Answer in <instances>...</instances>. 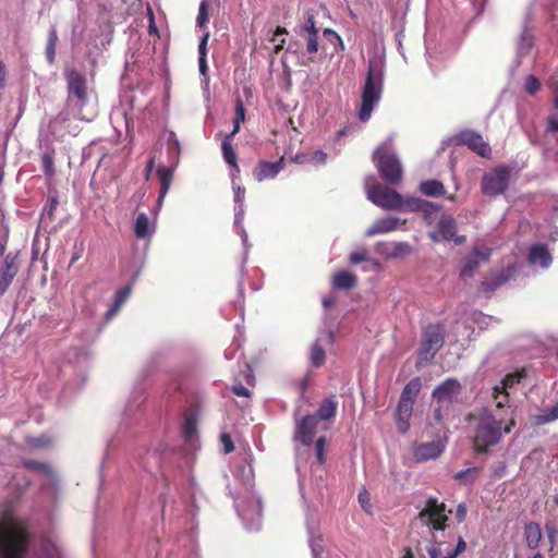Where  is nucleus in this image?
I'll use <instances>...</instances> for the list:
<instances>
[{
  "instance_id": "1",
  "label": "nucleus",
  "mask_w": 558,
  "mask_h": 558,
  "mask_svg": "<svg viewBox=\"0 0 558 558\" xmlns=\"http://www.w3.org/2000/svg\"><path fill=\"white\" fill-rule=\"evenodd\" d=\"M509 409L490 410L487 408L469 414L468 421L472 428V440L477 453H483L489 447L497 445L514 426Z\"/></svg>"
},
{
  "instance_id": "2",
  "label": "nucleus",
  "mask_w": 558,
  "mask_h": 558,
  "mask_svg": "<svg viewBox=\"0 0 558 558\" xmlns=\"http://www.w3.org/2000/svg\"><path fill=\"white\" fill-rule=\"evenodd\" d=\"M235 476L242 482L245 492L250 494L246 500L234 498L236 511L247 531H257L262 522L260 499L252 494L254 471L250 462L244 460L235 469Z\"/></svg>"
},
{
  "instance_id": "3",
  "label": "nucleus",
  "mask_w": 558,
  "mask_h": 558,
  "mask_svg": "<svg viewBox=\"0 0 558 558\" xmlns=\"http://www.w3.org/2000/svg\"><path fill=\"white\" fill-rule=\"evenodd\" d=\"M64 76L68 84L69 114L77 120L92 121L96 111L89 102L85 76L75 69H66Z\"/></svg>"
},
{
  "instance_id": "4",
  "label": "nucleus",
  "mask_w": 558,
  "mask_h": 558,
  "mask_svg": "<svg viewBox=\"0 0 558 558\" xmlns=\"http://www.w3.org/2000/svg\"><path fill=\"white\" fill-rule=\"evenodd\" d=\"M384 64L381 61H369L365 85L362 92V105L359 118L366 122L379 101L383 92Z\"/></svg>"
},
{
  "instance_id": "5",
  "label": "nucleus",
  "mask_w": 558,
  "mask_h": 558,
  "mask_svg": "<svg viewBox=\"0 0 558 558\" xmlns=\"http://www.w3.org/2000/svg\"><path fill=\"white\" fill-rule=\"evenodd\" d=\"M373 161L379 175L391 185H397L402 181L403 167L393 149L391 138H388L377 147L374 153Z\"/></svg>"
},
{
  "instance_id": "6",
  "label": "nucleus",
  "mask_w": 558,
  "mask_h": 558,
  "mask_svg": "<svg viewBox=\"0 0 558 558\" xmlns=\"http://www.w3.org/2000/svg\"><path fill=\"white\" fill-rule=\"evenodd\" d=\"M367 199L385 210H408V202L395 190L375 183L374 177H367L364 182Z\"/></svg>"
},
{
  "instance_id": "7",
  "label": "nucleus",
  "mask_w": 558,
  "mask_h": 558,
  "mask_svg": "<svg viewBox=\"0 0 558 558\" xmlns=\"http://www.w3.org/2000/svg\"><path fill=\"white\" fill-rule=\"evenodd\" d=\"M445 329L439 324L428 325L423 331V340L418 353V363H427L442 347Z\"/></svg>"
},
{
  "instance_id": "8",
  "label": "nucleus",
  "mask_w": 558,
  "mask_h": 558,
  "mask_svg": "<svg viewBox=\"0 0 558 558\" xmlns=\"http://www.w3.org/2000/svg\"><path fill=\"white\" fill-rule=\"evenodd\" d=\"M461 392L462 387L460 383L454 378H448L435 388L433 391V398L439 404V407L435 409L434 412L435 418L437 421H440L442 417L441 409L458 401Z\"/></svg>"
},
{
  "instance_id": "9",
  "label": "nucleus",
  "mask_w": 558,
  "mask_h": 558,
  "mask_svg": "<svg viewBox=\"0 0 558 558\" xmlns=\"http://www.w3.org/2000/svg\"><path fill=\"white\" fill-rule=\"evenodd\" d=\"M417 518L423 524L430 526L433 530L444 531L448 521L446 506L444 502H438L437 499L429 498Z\"/></svg>"
},
{
  "instance_id": "10",
  "label": "nucleus",
  "mask_w": 558,
  "mask_h": 558,
  "mask_svg": "<svg viewBox=\"0 0 558 558\" xmlns=\"http://www.w3.org/2000/svg\"><path fill=\"white\" fill-rule=\"evenodd\" d=\"M510 181V169L501 166L484 174L482 191L485 195L495 196L505 193Z\"/></svg>"
},
{
  "instance_id": "11",
  "label": "nucleus",
  "mask_w": 558,
  "mask_h": 558,
  "mask_svg": "<svg viewBox=\"0 0 558 558\" xmlns=\"http://www.w3.org/2000/svg\"><path fill=\"white\" fill-rule=\"evenodd\" d=\"M526 376V372L524 368L517 371L514 373L508 374L501 381L499 386L494 387V399L496 401L497 409H504L508 403V389L512 388L514 385L519 384L522 378Z\"/></svg>"
},
{
  "instance_id": "12",
  "label": "nucleus",
  "mask_w": 558,
  "mask_h": 558,
  "mask_svg": "<svg viewBox=\"0 0 558 558\" xmlns=\"http://www.w3.org/2000/svg\"><path fill=\"white\" fill-rule=\"evenodd\" d=\"M333 342V331L331 329H324L319 332L318 338L312 344L310 351V362L314 367H319L324 364L326 354L324 345L331 344Z\"/></svg>"
},
{
  "instance_id": "13",
  "label": "nucleus",
  "mask_w": 558,
  "mask_h": 558,
  "mask_svg": "<svg viewBox=\"0 0 558 558\" xmlns=\"http://www.w3.org/2000/svg\"><path fill=\"white\" fill-rule=\"evenodd\" d=\"M492 250L486 246L474 247L472 253L465 258L461 268V276L463 278L471 277L474 270L482 264L488 260Z\"/></svg>"
},
{
  "instance_id": "14",
  "label": "nucleus",
  "mask_w": 558,
  "mask_h": 558,
  "mask_svg": "<svg viewBox=\"0 0 558 558\" xmlns=\"http://www.w3.org/2000/svg\"><path fill=\"white\" fill-rule=\"evenodd\" d=\"M19 271L17 256L8 254L0 268V293H4Z\"/></svg>"
},
{
  "instance_id": "15",
  "label": "nucleus",
  "mask_w": 558,
  "mask_h": 558,
  "mask_svg": "<svg viewBox=\"0 0 558 558\" xmlns=\"http://www.w3.org/2000/svg\"><path fill=\"white\" fill-rule=\"evenodd\" d=\"M458 141L459 143L466 145L481 157H488L490 155L489 145L484 141L482 135L475 132H462L461 134H459Z\"/></svg>"
},
{
  "instance_id": "16",
  "label": "nucleus",
  "mask_w": 558,
  "mask_h": 558,
  "mask_svg": "<svg viewBox=\"0 0 558 558\" xmlns=\"http://www.w3.org/2000/svg\"><path fill=\"white\" fill-rule=\"evenodd\" d=\"M440 206L428 201L420 198H409L408 210H417L423 213L427 225H433L440 211Z\"/></svg>"
},
{
  "instance_id": "17",
  "label": "nucleus",
  "mask_w": 558,
  "mask_h": 558,
  "mask_svg": "<svg viewBox=\"0 0 558 558\" xmlns=\"http://www.w3.org/2000/svg\"><path fill=\"white\" fill-rule=\"evenodd\" d=\"M318 425L315 415H306L296 426L295 438L303 445L312 444Z\"/></svg>"
},
{
  "instance_id": "18",
  "label": "nucleus",
  "mask_w": 558,
  "mask_h": 558,
  "mask_svg": "<svg viewBox=\"0 0 558 558\" xmlns=\"http://www.w3.org/2000/svg\"><path fill=\"white\" fill-rule=\"evenodd\" d=\"M283 166L284 161L282 158L275 162L263 160L254 168L253 175L258 182L274 179L283 169Z\"/></svg>"
},
{
  "instance_id": "19",
  "label": "nucleus",
  "mask_w": 558,
  "mask_h": 558,
  "mask_svg": "<svg viewBox=\"0 0 558 558\" xmlns=\"http://www.w3.org/2000/svg\"><path fill=\"white\" fill-rule=\"evenodd\" d=\"M234 203H235V206H234V210H235V214H234V223L238 228V233L241 235L242 238V242L244 245H246V242H247V233L244 229V227L242 226V222H243V219H244V194H245V190L241 186H236L234 187Z\"/></svg>"
},
{
  "instance_id": "20",
  "label": "nucleus",
  "mask_w": 558,
  "mask_h": 558,
  "mask_svg": "<svg viewBox=\"0 0 558 558\" xmlns=\"http://www.w3.org/2000/svg\"><path fill=\"white\" fill-rule=\"evenodd\" d=\"M527 260L531 265H538L546 269L550 266L553 257L546 244H533L529 250Z\"/></svg>"
},
{
  "instance_id": "21",
  "label": "nucleus",
  "mask_w": 558,
  "mask_h": 558,
  "mask_svg": "<svg viewBox=\"0 0 558 558\" xmlns=\"http://www.w3.org/2000/svg\"><path fill=\"white\" fill-rule=\"evenodd\" d=\"M444 444L439 440L420 444L414 448V457L417 461L435 459L444 451Z\"/></svg>"
},
{
  "instance_id": "22",
  "label": "nucleus",
  "mask_w": 558,
  "mask_h": 558,
  "mask_svg": "<svg viewBox=\"0 0 558 558\" xmlns=\"http://www.w3.org/2000/svg\"><path fill=\"white\" fill-rule=\"evenodd\" d=\"M441 239L445 241H453L456 244L464 242L463 235H456V220L451 216L442 215L438 221Z\"/></svg>"
},
{
  "instance_id": "23",
  "label": "nucleus",
  "mask_w": 558,
  "mask_h": 558,
  "mask_svg": "<svg viewBox=\"0 0 558 558\" xmlns=\"http://www.w3.org/2000/svg\"><path fill=\"white\" fill-rule=\"evenodd\" d=\"M400 219L393 216H388L376 220L365 232L366 236H374L377 234H384L398 229Z\"/></svg>"
},
{
  "instance_id": "24",
  "label": "nucleus",
  "mask_w": 558,
  "mask_h": 558,
  "mask_svg": "<svg viewBox=\"0 0 558 558\" xmlns=\"http://www.w3.org/2000/svg\"><path fill=\"white\" fill-rule=\"evenodd\" d=\"M317 529V522L312 517L310 512H307V531H308V542L312 550L313 558H326L323 555V545L322 537L319 535H315V531Z\"/></svg>"
},
{
  "instance_id": "25",
  "label": "nucleus",
  "mask_w": 558,
  "mask_h": 558,
  "mask_svg": "<svg viewBox=\"0 0 558 558\" xmlns=\"http://www.w3.org/2000/svg\"><path fill=\"white\" fill-rule=\"evenodd\" d=\"M413 404L408 401H399L396 410V422L400 433H407L410 428V418L412 416Z\"/></svg>"
},
{
  "instance_id": "26",
  "label": "nucleus",
  "mask_w": 558,
  "mask_h": 558,
  "mask_svg": "<svg viewBox=\"0 0 558 558\" xmlns=\"http://www.w3.org/2000/svg\"><path fill=\"white\" fill-rule=\"evenodd\" d=\"M156 225L144 213L140 214L134 223V233L138 239H149L155 233Z\"/></svg>"
},
{
  "instance_id": "27",
  "label": "nucleus",
  "mask_w": 558,
  "mask_h": 558,
  "mask_svg": "<svg viewBox=\"0 0 558 558\" xmlns=\"http://www.w3.org/2000/svg\"><path fill=\"white\" fill-rule=\"evenodd\" d=\"M533 46L534 38L532 34L527 29H524L517 44V61L519 64L523 62L525 57H529L532 53Z\"/></svg>"
},
{
  "instance_id": "28",
  "label": "nucleus",
  "mask_w": 558,
  "mask_h": 558,
  "mask_svg": "<svg viewBox=\"0 0 558 558\" xmlns=\"http://www.w3.org/2000/svg\"><path fill=\"white\" fill-rule=\"evenodd\" d=\"M221 149L225 161L232 168L231 179L232 183L234 184L235 179L239 177L240 168L238 166L236 154L233 149L231 141L225 138L221 144Z\"/></svg>"
},
{
  "instance_id": "29",
  "label": "nucleus",
  "mask_w": 558,
  "mask_h": 558,
  "mask_svg": "<svg viewBox=\"0 0 558 558\" xmlns=\"http://www.w3.org/2000/svg\"><path fill=\"white\" fill-rule=\"evenodd\" d=\"M524 536L530 549H536L542 539V530L538 523L530 522L524 526Z\"/></svg>"
},
{
  "instance_id": "30",
  "label": "nucleus",
  "mask_w": 558,
  "mask_h": 558,
  "mask_svg": "<svg viewBox=\"0 0 558 558\" xmlns=\"http://www.w3.org/2000/svg\"><path fill=\"white\" fill-rule=\"evenodd\" d=\"M356 276L348 270H341L333 276L332 284L339 290H349L355 287Z\"/></svg>"
},
{
  "instance_id": "31",
  "label": "nucleus",
  "mask_w": 558,
  "mask_h": 558,
  "mask_svg": "<svg viewBox=\"0 0 558 558\" xmlns=\"http://www.w3.org/2000/svg\"><path fill=\"white\" fill-rule=\"evenodd\" d=\"M296 163H310L313 166L325 165L327 161V154L323 150H315L311 154H299L293 158Z\"/></svg>"
},
{
  "instance_id": "32",
  "label": "nucleus",
  "mask_w": 558,
  "mask_h": 558,
  "mask_svg": "<svg viewBox=\"0 0 558 558\" xmlns=\"http://www.w3.org/2000/svg\"><path fill=\"white\" fill-rule=\"evenodd\" d=\"M421 387V380L418 378H413L403 388L399 401H408L410 404H414Z\"/></svg>"
},
{
  "instance_id": "33",
  "label": "nucleus",
  "mask_w": 558,
  "mask_h": 558,
  "mask_svg": "<svg viewBox=\"0 0 558 558\" xmlns=\"http://www.w3.org/2000/svg\"><path fill=\"white\" fill-rule=\"evenodd\" d=\"M420 191L426 196H439L445 194V186L438 180H427L420 184Z\"/></svg>"
},
{
  "instance_id": "34",
  "label": "nucleus",
  "mask_w": 558,
  "mask_h": 558,
  "mask_svg": "<svg viewBox=\"0 0 558 558\" xmlns=\"http://www.w3.org/2000/svg\"><path fill=\"white\" fill-rule=\"evenodd\" d=\"M157 175L160 180L161 197H166L172 183L173 169L161 166L157 169Z\"/></svg>"
},
{
  "instance_id": "35",
  "label": "nucleus",
  "mask_w": 558,
  "mask_h": 558,
  "mask_svg": "<svg viewBox=\"0 0 558 558\" xmlns=\"http://www.w3.org/2000/svg\"><path fill=\"white\" fill-rule=\"evenodd\" d=\"M337 410V403L331 399H326L318 408L317 413L314 414L317 420L318 424L320 421H327L335 416Z\"/></svg>"
},
{
  "instance_id": "36",
  "label": "nucleus",
  "mask_w": 558,
  "mask_h": 558,
  "mask_svg": "<svg viewBox=\"0 0 558 558\" xmlns=\"http://www.w3.org/2000/svg\"><path fill=\"white\" fill-rule=\"evenodd\" d=\"M305 41H306V52L310 54V57L305 60L303 59L301 61L302 65H307L310 62L314 60L313 56L317 53L318 51V40H317V34H310L304 35Z\"/></svg>"
},
{
  "instance_id": "37",
  "label": "nucleus",
  "mask_w": 558,
  "mask_h": 558,
  "mask_svg": "<svg viewBox=\"0 0 558 558\" xmlns=\"http://www.w3.org/2000/svg\"><path fill=\"white\" fill-rule=\"evenodd\" d=\"M558 420V402L550 408L543 410V412L535 416V422L538 425H544Z\"/></svg>"
},
{
  "instance_id": "38",
  "label": "nucleus",
  "mask_w": 558,
  "mask_h": 558,
  "mask_svg": "<svg viewBox=\"0 0 558 558\" xmlns=\"http://www.w3.org/2000/svg\"><path fill=\"white\" fill-rule=\"evenodd\" d=\"M349 260L353 265H357L362 262H369L374 267L380 266L378 260L368 258L366 248H360V250L351 252L349 255Z\"/></svg>"
},
{
  "instance_id": "39",
  "label": "nucleus",
  "mask_w": 558,
  "mask_h": 558,
  "mask_svg": "<svg viewBox=\"0 0 558 558\" xmlns=\"http://www.w3.org/2000/svg\"><path fill=\"white\" fill-rule=\"evenodd\" d=\"M58 40L57 31L54 27H52L48 35V43L46 47V57L49 63H52L54 61V54H56V44Z\"/></svg>"
},
{
  "instance_id": "40",
  "label": "nucleus",
  "mask_w": 558,
  "mask_h": 558,
  "mask_svg": "<svg viewBox=\"0 0 558 558\" xmlns=\"http://www.w3.org/2000/svg\"><path fill=\"white\" fill-rule=\"evenodd\" d=\"M465 549H466V543L464 542V539L462 537H459L454 548H451V546L447 543L442 558H457Z\"/></svg>"
},
{
  "instance_id": "41",
  "label": "nucleus",
  "mask_w": 558,
  "mask_h": 558,
  "mask_svg": "<svg viewBox=\"0 0 558 558\" xmlns=\"http://www.w3.org/2000/svg\"><path fill=\"white\" fill-rule=\"evenodd\" d=\"M413 252L412 246L407 242H393L392 258H402L411 255Z\"/></svg>"
},
{
  "instance_id": "42",
  "label": "nucleus",
  "mask_w": 558,
  "mask_h": 558,
  "mask_svg": "<svg viewBox=\"0 0 558 558\" xmlns=\"http://www.w3.org/2000/svg\"><path fill=\"white\" fill-rule=\"evenodd\" d=\"M182 432L187 440H192L194 438L196 433V421L192 415H187L184 417Z\"/></svg>"
},
{
  "instance_id": "43",
  "label": "nucleus",
  "mask_w": 558,
  "mask_h": 558,
  "mask_svg": "<svg viewBox=\"0 0 558 558\" xmlns=\"http://www.w3.org/2000/svg\"><path fill=\"white\" fill-rule=\"evenodd\" d=\"M446 542H433L427 548L429 558H442L445 553Z\"/></svg>"
},
{
  "instance_id": "44",
  "label": "nucleus",
  "mask_w": 558,
  "mask_h": 558,
  "mask_svg": "<svg viewBox=\"0 0 558 558\" xmlns=\"http://www.w3.org/2000/svg\"><path fill=\"white\" fill-rule=\"evenodd\" d=\"M25 465L27 468L37 469L39 473H41L43 475H45L47 477V480H50V481L54 480V474L48 465L40 464V463L34 462V461H27V462H25Z\"/></svg>"
},
{
  "instance_id": "45",
  "label": "nucleus",
  "mask_w": 558,
  "mask_h": 558,
  "mask_svg": "<svg viewBox=\"0 0 558 558\" xmlns=\"http://www.w3.org/2000/svg\"><path fill=\"white\" fill-rule=\"evenodd\" d=\"M524 89L530 95H535L541 89V83L534 75L526 76Z\"/></svg>"
},
{
  "instance_id": "46",
  "label": "nucleus",
  "mask_w": 558,
  "mask_h": 558,
  "mask_svg": "<svg viewBox=\"0 0 558 558\" xmlns=\"http://www.w3.org/2000/svg\"><path fill=\"white\" fill-rule=\"evenodd\" d=\"M393 242H378L376 243V252L386 259L392 258Z\"/></svg>"
},
{
  "instance_id": "47",
  "label": "nucleus",
  "mask_w": 558,
  "mask_h": 558,
  "mask_svg": "<svg viewBox=\"0 0 558 558\" xmlns=\"http://www.w3.org/2000/svg\"><path fill=\"white\" fill-rule=\"evenodd\" d=\"M287 34L286 28L278 26L274 33V36L271 38V41L275 44V50L276 52L283 48L284 45V38L283 35Z\"/></svg>"
},
{
  "instance_id": "48",
  "label": "nucleus",
  "mask_w": 558,
  "mask_h": 558,
  "mask_svg": "<svg viewBox=\"0 0 558 558\" xmlns=\"http://www.w3.org/2000/svg\"><path fill=\"white\" fill-rule=\"evenodd\" d=\"M27 444L32 447V448H45V447H48L50 444H51V439L46 436V435H41L39 437H32L27 440Z\"/></svg>"
},
{
  "instance_id": "49",
  "label": "nucleus",
  "mask_w": 558,
  "mask_h": 558,
  "mask_svg": "<svg viewBox=\"0 0 558 558\" xmlns=\"http://www.w3.org/2000/svg\"><path fill=\"white\" fill-rule=\"evenodd\" d=\"M325 448H326V439H325V437H319L315 444L316 459L319 464H323L325 462Z\"/></svg>"
},
{
  "instance_id": "50",
  "label": "nucleus",
  "mask_w": 558,
  "mask_h": 558,
  "mask_svg": "<svg viewBox=\"0 0 558 558\" xmlns=\"http://www.w3.org/2000/svg\"><path fill=\"white\" fill-rule=\"evenodd\" d=\"M359 502L365 512H372L371 496L366 489H362L359 493Z\"/></svg>"
},
{
  "instance_id": "51",
  "label": "nucleus",
  "mask_w": 558,
  "mask_h": 558,
  "mask_svg": "<svg viewBox=\"0 0 558 558\" xmlns=\"http://www.w3.org/2000/svg\"><path fill=\"white\" fill-rule=\"evenodd\" d=\"M317 34L318 31L315 26V21L313 15H308L306 22L301 26L300 34L301 35H310V34Z\"/></svg>"
},
{
  "instance_id": "52",
  "label": "nucleus",
  "mask_w": 558,
  "mask_h": 558,
  "mask_svg": "<svg viewBox=\"0 0 558 558\" xmlns=\"http://www.w3.org/2000/svg\"><path fill=\"white\" fill-rule=\"evenodd\" d=\"M324 35L327 39H329L335 46H339L341 50H344V45L341 37L332 29L326 28L324 31Z\"/></svg>"
},
{
  "instance_id": "53",
  "label": "nucleus",
  "mask_w": 558,
  "mask_h": 558,
  "mask_svg": "<svg viewBox=\"0 0 558 558\" xmlns=\"http://www.w3.org/2000/svg\"><path fill=\"white\" fill-rule=\"evenodd\" d=\"M130 294H131V287H125V288L117 291L116 294H114V304L117 306L121 307L122 304L130 296Z\"/></svg>"
},
{
  "instance_id": "54",
  "label": "nucleus",
  "mask_w": 558,
  "mask_h": 558,
  "mask_svg": "<svg viewBox=\"0 0 558 558\" xmlns=\"http://www.w3.org/2000/svg\"><path fill=\"white\" fill-rule=\"evenodd\" d=\"M208 22V5L206 1H202L199 4L198 15H197V24L203 26Z\"/></svg>"
},
{
  "instance_id": "55",
  "label": "nucleus",
  "mask_w": 558,
  "mask_h": 558,
  "mask_svg": "<svg viewBox=\"0 0 558 558\" xmlns=\"http://www.w3.org/2000/svg\"><path fill=\"white\" fill-rule=\"evenodd\" d=\"M477 470L475 468L473 469H466V470H462V471H459L454 474V478L458 480V481H461L463 483H469L471 484L473 482V478H469L471 474H474L476 473Z\"/></svg>"
},
{
  "instance_id": "56",
  "label": "nucleus",
  "mask_w": 558,
  "mask_h": 558,
  "mask_svg": "<svg viewBox=\"0 0 558 558\" xmlns=\"http://www.w3.org/2000/svg\"><path fill=\"white\" fill-rule=\"evenodd\" d=\"M244 120H245V108H244V105H243V101L241 100V98L238 97L236 100H235V118H234V121L243 123Z\"/></svg>"
},
{
  "instance_id": "57",
  "label": "nucleus",
  "mask_w": 558,
  "mask_h": 558,
  "mask_svg": "<svg viewBox=\"0 0 558 558\" xmlns=\"http://www.w3.org/2000/svg\"><path fill=\"white\" fill-rule=\"evenodd\" d=\"M43 167L46 174L51 175L53 173V159L49 154L43 156Z\"/></svg>"
},
{
  "instance_id": "58",
  "label": "nucleus",
  "mask_w": 558,
  "mask_h": 558,
  "mask_svg": "<svg viewBox=\"0 0 558 558\" xmlns=\"http://www.w3.org/2000/svg\"><path fill=\"white\" fill-rule=\"evenodd\" d=\"M220 440L223 445V451L226 453H230L231 451H233V449H234L233 442H232L231 437L228 434H226V433L221 434Z\"/></svg>"
},
{
  "instance_id": "59",
  "label": "nucleus",
  "mask_w": 558,
  "mask_h": 558,
  "mask_svg": "<svg viewBox=\"0 0 558 558\" xmlns=\"http://www.w3.org/2000/svg\"><path fill=\"white\" fill-rule=\"evenodd\" d=\"M208 38H209L208 33L204 34V36L202 37L201 43L198 45V54H199L198 58H206Z\"/></svg>"
},
{
  "instance_id": "60",
  "label": "nucleus",
  "mask_w": 558,
  "mask_h": 558,
  "mask_svg": "<svg viewBox=\"0 0 558 558\" xmlns=\"http://www.w3.org/2000/svg\"><path fill=\"white\" fill-rule=\"evenodd\" d=\"M232 391L234 395L239 397H250V391L242 385H235L232 387Z\"/></svg>"
},
{
  "instance_id": "61",
  "label": "nucleus",
  "mask_w": 558,
  "mask_h": 558,
  "mask_svg": "<svg viewBox=\"0 0 558 558\" xmlns=\"http://www.w3.org/2000/svg\"><path fill=\"white\" fill-rule=\"evenodd\" d=\"M508 280V276H502L501 278H499L497 280V282H484V286L486 289L488 290H494L496 289L498 286L502 284L504 282H506Z\"/></svg>"
},
{
  "instance_id": "62",
  "label": "nucleus",
  "mask_w": 558,
  "mask_h": 558,
  "mask_svg": "<svg viewBox=\"0 0 558 558\" xmlns=\"http://www.w3.org/2000/svg\"><path fill=\"white\" fill-rule=\"evenodd\" d=\"M168 144L169 147H173L177 151L180 150V143L173 132L169 134Z\"/></svg>"
},
{
  "instance_id": "63",
  "label": "nucleus",
  "mask_w": 558,
  "mask_h": 558,
  "mask_svg": "<svg viewBox=\"0 0 558 558\" xmlns=\"http://www.w3.org/2000/svg\"><path fill=\"white\" fill-rule=\"evenodd\" d=\"M545 530H546L549 542L551 544H554L556 541V536H557L556 529L553 525H546Z\"/></svg>"
},
{
  "instance_id": "64",
  "label": "nucleus",
  "mask_w": 558,
  "mask_h": 558,
  "mask_svg": "<svg viewBox=\"0 0 558 558\" xmlns=\"http://www.w3.org/2000/svg\"><path fill=\"white\" fill-rule=\"evenodd\" d=\"M549 85L553 88V90L556 93L555 107L558 110V80L551 78L549 82Z\"/></svg>"
}]
</instances>
